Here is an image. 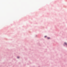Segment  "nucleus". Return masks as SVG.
Masks as SVG:
<instances>
[{
    "label": "nucleus",
    "instance_id": "f03ea898",
    "mask_svg": "<svg viewBox=\"0 0 67 67\" xmlns=\"http://www.w3.org/2000/svg\"><path fill=\"white\" fill-rule=\"evenodd\" d=\"M47 38L48 39H49L50 38H49V37H48Z\"/></svg>",
    "mask_w": 67,
    "mask_h": 67
},
{
    "label": "nucleus",
    "instance_id": "20e7f679",
    "mask_svg": "<svg viewBox=\"0 0 67 67\" xmlns=\"http://www.w3.org/2000/svg\"><path fill=\"white\" fill-rule=\"evenodd\" d=\"M47 37L46 36H44V37Z\"/></svg>",
    "mask_w": 67,
    "mask_h": 67
},
{
    "label": "nucleus",
    "instance_id": "f257e3e1",
    "mask_svg": "<svg viewBox=\"0 0 67 67\" xmlns=\"http://www.w3.org/2000/svg\"><path fill=\"white\" fill-rule=\"evenodd\" d=\"M64 45H67V43H64Z\"/></svg>",
    "mask_w": 67,
    "mask_h": 67
},
{
    "label": "nucleus",
    "instance_id": "7ed1b4c3",
    "mask_svg": "<svg viewBox=\"0 0 67 67\" xmlns=\"http://www.w3.org/2000/svg\"><path fill=\"white\" fill-rule=\"evenodd\" d=\"M17 58H19V57H18Z\"/></svg>",
    "mask_w": 67,
    "mask_h": 67
}]
</instances>
